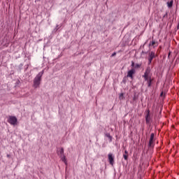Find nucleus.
Wrapping results in <instances>:
<instances>
[{"instance_id": "obj_1", "label": "nucleus", "mask_w": 179, "mask_h": 179, "mask_svg": "<svg viewBox=\"0 0 179 179\" xmlns=\"http://www.w3.org/2000/svg\"><path fill=\"white\" fill-rule=\"evenodd\" d=\"M152 69H150V66H148L145 69L144 75L142 76V78H143L145 82H147L148 87H152V83L154 80V78H152Z\"/></svg>"}, {"instance_id": "obj_2", "label": "nucleus", "mask_w": 179, "mask_h": 179, "mask_svg": "<svg viewBox=\"0 0 179 179\" xmlns=\"http://www.w3.org/2000/svg\"><path fill=\"white\" fill-rule=\"evenodd\" d=\"M43 75H44V70L39 72L38 75L34 78V85L33 87L37 89V87H40V85L41 83V78H43Z\"/></svg>"}, {"instance_id": "obj_3", "label": "nucleus", "mask_w": 179, "mask_h": 179, "mask_svg": "<svg viewBox=\"0 0 179 179\" xmlns=\"http://www.w3.org/2000/svg\"><path fill=\"white\" fill-rule=\"evenodd\" d=\"M152 121V117L150 116V110L148 109L145 110V122L147 125H150Z\"/></svg>"}, {"instance_id": "obj_4", "label": "nucleus", "mask_w": 179, "mask_h": 179, "mask_svg": "<svg viewBox=\"0 0 179 179\" xmlns=\"http://www.w3.org/2000/svg\"><path fill=\"white\" fill-rule=\"evenodd\" d=\"M156 139H155V134H151L150 140H149V143H148V148H155V142Z\"/></svg>"}, {"instance_id": "obj_5", "label": "nucleus", "mask_w": 179, "mask_h": 179, "mask_svg": "<svg viewBox=\"0 0 179 179\" xmlns=\"http://www.w3.org/2000/svg\"><path fill=\"white\" fill-rule=\"evenodd\" d=\"M8 122L10 123V125H16V124H17V118L15 116H9Z\"/></svg>"}, {"instance_id": "obj_6", "label": "nucleus", "mask_w": 179, "mask_h": 179, "mask_svg": "<svg viewBox=\"0 0 179 179\" xmlns=\"http://www.w3.org/2000/svg\"><path fill=\"white\" fill-rule=\"evenodd\" d=\"M156 58V53L155 52H149L148 53V65H150L152 64V61H153V59Z\"/></svg>"}, {"instance_id": "obj_7", "label": "nucleus", "mask_w": 179, "mask_h": 179, "mask_svg": "<svg viewBox=\"0 0 179 179\" xmlns=\"http://www.w3.org/2000/svg\"><path fill=\"white\" fill-rule=\"evenodd\" d=\"M135 69H131L127 72V78H131V79H134V75H135Z\"/></svg>"}, {"instance_id": "obj_8", "label": "nucleus", "mask_w": 179, "mask_h": 179, "mask_svg": "<svg viewBox=\"0 0 179 179\" xmlns=\"http://www.w3.org/2000/svg\"><path fill=\"white\" fill-rule=\"evenodd\" d=\"M108 159L110 164L111 166H114V157L113 156V154L109 153L108 155Z\"/></svg>"}, {"instance_id": "obj_9", "label": "nucleus", "mask_w": 179, "mask_h": 179, "mask_svg": "<svg viewBox=\"0 0 179 179\" xmlns=\"http://www.w3.org/2000/svg\"><path fill=\"white\" fill-rule=\"evenodd\" d=\"M150 47H153L155 48V47H157L159 45V44L157 43V42H156L155 41H152L150 44H149Z\"/></svg>"}, {"instance_id": "obj_10", "label": "nucleus", "mask_w": 179, "mask_h": 179, "mask_svg": "<svg viewBox=\"0 0 179 179\" xmlns=\"http://www.w3.org/2000/svg\"><path fill=\"white\" fill-rule=\"evenodd\" d=\"M57 155L59 156V157L64 156L65 155H64V148H61L60 150L58 151Z\"/></svg>"}, {"instance_id": "obj_11", "label": "nucleus", "mask_w": 179, "mask_h": 179, "mask_svg": "<svg viewBox=\"0 0 179 179\" xmlns=\"http://www.w3.org/2000/svg\"><path fill=\"white\" fill-rule=\"evenodd\" d=\"M173 3H174V1L171 0L170 1H168L166 3V5H167L168 8H173Z\"/></svg>"}, {"instance_id": "obj_12", "label": "nucleus", "mask_w": 179, "mask_h": 179, "mask_svg": "<svg viewBox=\"0 0 179 179\" xmlns=\"http://www.w3.org/2000/svg\"><path fill=\"white\" fill-rule=\"evenodd\" d=\"M124 155H123V157L124 160H128V151L125 150L124 151Z\"/></svg>"}, {"instance_id": "obj_13", "label": "nucleus", "mask_w": 179, "mask_h": 179, "mask_svg": "<svg viewBox=\"0 0 179 179\" xmlns=\"http://www.w3.org/2000/svg\"><path fill=\"white\" fill-rule=\"evenodd\" d=\"M61 157V160L64 162V163H65V164H66V157H65V155H63Z\"/></svg>"}, {"instance_id": "obj_14", "label": "nucleus", "mask_w": 179, "mask_h": 179, "mask_svg": "<svg viewBox=\"0 0 179 179\" xmlns=\"http://www.w3.org/2000/svg\"><path fill=\"white\" fill-rule=\"evenodd\" d=\"M120 100H122V99H124V94L123 93L120 94Z\"/></svg>"}, {"instance_id": "obj_15", "label": "nucleus", "mask_w": 179, "mask_h": 179, "mask_svg": "<svg viewBox=\"0 0 179 179\" xmlns=\"http://www.w3.org/2000/svg\"><path fill=\"white\" fill-rule=\"evenodd\" d=\"M135 68H141V64H136Z\"/></svg>"}, {"instance_id": "obj_16", "label": "nucleus", "mask_w": 179, "mask_h": 179, "mask_svg": "<svg viewBox=\"0 0 179 179\" xmlns=\"http://www.w3.org/2000/svg\"><path fill=\"white\" fill-rule=\"evenodd\" d=\"M117 55V53L116 52H113L112 55H111V57H115Z\"/></svg>"}, {"instance_id": "obj_17", "label": "nucleus", "mask_w": 179, "mask_h": 179, "mask_svg": "<svg viewBox=\"0 0 179 179\" xmlns=\"http://www.w3.org/2000/svg\"><path fill=\"white\" fill-rule=\"evenodd\" d=\"M131 66H132V68H134V66H135V63L134 62H131Z\"/></svg>"}, {"instance_id": "obj_18", "label": "nucleus", "mask_w": 179, "mask_h": 179, "mask_svg": "<svg viewBox=\"0 0 179 179\" xmlns=\"http://www.w3.org/2000/svg\"><path fill=\"white\" fill-rule=\"evenodd\" d=\"M166 16H167V13L164 15V17H166Z\"/></svg>"}, {"instance_id": "obj_19", "label": "nucleus", "mask_w": 179, "mask_h": 179, "mask_svg": "<svg viewBox=\"0 0 179 179\" xmlns=\"http://www.w3.org/2000/svg\"><path fill=\"white\" fill-rule=\"evenodd\" d=\"M163 94H164V93H163V92L161 93V94H160V96H163Z\"/></svg>"}, {"instance_id": "obj_20", "label": "nucleus", "mask_w": 179, "mask_h": 179, "mask_svg": "<svg viewBox=\"0 0 179 179\" xmlns=\"http://www.w3.org/2000/svg\"><path fill=\"white\" fill-rule=\"evenodd\" d=\"M108 137L110 138V134L108 135Z\"/></svg>"}, {"instance_id": "obj_21", "label": "nucleus", "mask_w": 179, "mask_h": 179, "mask_svg": "<svg viewBox=\"0 0 179 179\" xmlns=\"http://www.w3.org/2000/svg\"><path fill=\"white\" fill-rule=\"evenodd\" d=\"M164 1H167V0H164Z\"/></svg>"}]
</instances>
